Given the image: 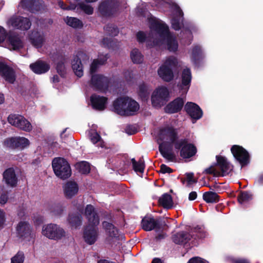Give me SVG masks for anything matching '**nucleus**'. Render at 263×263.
I'll return each mask as SVG.
<instances>
[{
	"label": "nucleus",
	"instance_id": "obj_1",
	"mask_svg": "<svg viewBox=\"0 0 263 263\" xmlns=\"http://www.w3.org/2000/svg\"><path fill=\"white\" fill-rule=\"evenodd\" d=\"M140 15L147 17L149 24L151 33L146 37L143 32H139L137 34L139 42L146 41L148 46H162L165 45L166 49L170 52H175L178 48V43L176 36L169 31L167 25L159 19L153 16L147 11L138 8Z\"/></svg>",
	"mask_w": 263,
	"mask_h": 263
},
{
	"label": "nucleus",
	"instance_id": "obj_2",
	"mask_svg": "<svg viewBox=\"0 0 263 263\" xmlns=\"http://www.w3.org/2000/svg\"><path fill=\"white\" fill-rule=\"evenodd\" d=\"M179 130L172 124H166L159 129L157 136L159 149L164 158L173 161L175 159L173 148L179 147L180 141Z\"/></svg>",
	"mask_w": 263,
	"mask_h": 263
},
{
	"label": "nucleus",
	"instance_id": "obj_3",
	"mask_svg": "<svg viewBox=\"0 0 263 263\" xmlns=\"http://www.w3.org/2000/svg\"><path fill=\"white\" fill-rule=\"evenodd\" d=\"M85 216L88 220V224L84 231V238L87 243L91 245L97 239L98 229L97 226L99 223V219L93 206L91 204H88L86 206Z\"/></svg>",
	"mask_w": 263,
	"mask_h": 263
},
{
	"label": "nucleus",
	"instance_id": "obj_4",
	"mask_svg": "<svg viewBox=\"0 0 263 263\" xmlns=\"http://www.w3.org/2000/svg\"><path fill=\"white\" fill-rule=\"evenodd\" d=\"M139 109L138 103L128 97L118 98L113 103L114 111L121 116L133 115Z\"/></svg>",
	"mask_w": 263,
	"mask_h": 263
},
{
	"label": "nucleus",
	"instance_id": "obj_5",
	"mask_svg": "<svg viewBox=\"0 0 263 263\" xmlns=\"http://www.w3.org/2000/svg\"><path fill=\"white\" fill-rule=\"evenodd\" d=\"M178 61L176 57L170 56L165 58L157 70L159 77L165 82H170L174 77L173 70L177 67Z\"/></svg>",
	"mask_w": 263,
	"mask_h": 263
},
{
	"label": "nucleus",
	"instance_id": "obj_6",
	"mask_svg": "<svg viewBox=\"0 0 263 263\" xmlns=\"http://www.w3.org/2000/svg\"><path fill=\"white\" fill-rule=\"evenodd\" d=\"M217 163L205 169L207 174H213L215 176H226L232 171L233 166L227 160L221 156H216Z\"/></svg>",
	"mask_w": 263,
	"mask_h": 263
},
{
	"label": "nucleus",
	"instance_id": "obj_7",
	"mask_svg": "<svg viewBox=\"0 0 263 263\" xmlns=\"http://www.w3.org/2000/svg\"><path fill=\"white\" fill-rule=\"evenodd\" d=\"M52 166L55 175L62 179L68 178L71 174L69 163L63 158H55L52 160Z\"/></svg>",
	"mask_w": 263,
	"mask_h": 263
},
{
	"label": "nucleus",
	"instance_id": "obj_8",
	"mask_svg": "<svg viewBox=\"0 0 263 263\" xmlns=\"http://www.w3.org/2000/svg\"><path fill=\"white\" fill-rule=\"evenodd\" d=\"M42 234L49 239L57 240L65 237L66 233L59 226L50 223L43 227Z\"/></svg>",
	"mask_w": 263,
	"mask_h": 263
},
{
	"label": "nucleus",
	"instance_id": "obj_9",
	"mask_svg": "<svg viewBox=\"0 0 263 263\" xmlns=\"http://www.w3.org/2000/svg\"><path fill=\"white\" fill-rule=\"evenodd\" d=\"M168 98V89L164 86L158 87L152 95V104L155 107H160L167 101Z\"/></svg>",
	"mask_w": 263,
	"mask_h": 263
},
{
	"label": "nucleus",
	"instance_id": "obj_10",
	"mask_svg": "<svg viewBox=\"0 0 263 263\" xmlns=\"http://www.w3.org/2000/svg\"><path fill=\"white\" fill-rule=\"evenodd\" d=\"M16 233L22 240L28 242H33L35 236L29 223L25 221H20L18 223Z\"/></svg>",
	"mask_w": 263,
	"mask_h": 263
},
{
	"label": "nucleus",
	"instance_id": "obj_11",
	"mask_svg": "<svg viewBox=\"0 0 263 263\" xmlns=\"http://www.w3.org/2000/svg\"><path fill=\"white\" fill-rule=\"evenodd\" d=\"M110 79L104 75L92 74L91 76L90 86L96 90L105 92L109 85Z\"/></svg>",
	"mask_w": 263,
	"mask_h": 263
},
{
	"label": "nucleus",
	"instance_id": "obj_12",
	"mask_svg": "<svg viewBox=\"0 0 263 263\" xmlns=\"http://www.w3.org/2000/svg\"><path fill=\"white\" fill-rule=\"evenodd\" d=\"M180 141H182L179 144V147L175 148L176 149H180V155L184 159L190 158L194 156L197 149L196 147L192 143L188 142L186 139H180Z\"/></svg>",
	"mask_w": 263,
	"mask_h": 263
},
{
	"label": "nucleus",
	"instance_id": "obj_13",
	"mask_svg": "<svg viewBox=\"0 0 263 263\" xmlns=\"http://www.w3.org/2000/svg\"><path fill=\"white\" fill-rule=\"evenodd\" d=\"M24 45V43L19 35L10 33L4 46L11 50H18L22 48Z\"/></svg>",
	"mask_w": 263,
	"mask_h": 263
},
{
	"label": "nucleus",
	"instance_id": "obj_14",
	"mask_svg": "<svg viewBox=\"0 0 263 263\" xmlns=\"http://www.w3.org/2000/svg\"><path fill=\"white\" fill-rule=\"evenodd\" d=\"M231 152L235 158L240 163L241 166L249 162V155L242 147L235 145L231 147Z\"/></svg>",
	"mask_w": 263,
	"mask_h": 263
},
{
	"label": "nucleus",
	"instance_id": "obj_15",
	"mask_svg": "<svg viewBox=\"0 0 263 263\" xmlns=\"http://www.w3.org/2000/svg\"><path fill=\"white\" fill-rule=\"evenodd\" d=\"M8 24L13 28L20 30H28L31 26L29 20L22 16H13L9 20Z\"/></svg>",
	"mask_w": 263,
	"mask_h": 263
},
{
	"label": "nucleus",
	"instance_id": "obj_16",
	"mask_svg": "<svg viewBox=\"0 0 263 263\" xmlns=\"http://www.w3.org/2000/svg\"><path fill=\"white\" fill-rule=\"evenodd\" d=\"M118 6L114 2L106 1L102 2L99 6V11L104 16L113 14L117 10Z\"/></svg>",
	"mask_w": 263,
	"mask_h": 263
},
{
	"label": "nucleus",
	"instance_id": "obj_17",
	"mask_svg": "<svg viewBox=\"0 0 263 263\" xmlns=\"http://www.w3.org/2000/svg\"><path fill=\"white\" fill-rule=\"evenodd\" d=\"M184 109L193 119L198 120L202 116L203 112L201 109L194 103L187 102L185 105Z\"/></svg>",
	"mask_w": 263,
	"mask_h": 263
},
{
	"label": "nucleus",
	"instance_id": "obj_18",
	"mask_svg": "<svg viewBox=\"0 0 263 263\" xmlns=\"http://www.w3.org/2000/svg\"><path fill=\"white\" fill-rule=\"evenodd\" d=\"M0 74L6 81L10 83H13L15 80L13 69L3 62H0Z\"/></svg>",
	"mask_w": 263,
	"mask_h": 263
},
{
	"label": "nucleus",
	"instance_id": "obj_19",
	"mask_svg": "<svg viewBox=\"0 0 263 263\" xmlns=\"http://www.w3.org/2000/svg\"><path fill=\"white\" fill-rule=\"evenodd\" d=\"M87 58V55L83 52H80L74 57L72 61V68L75 74L79 77H81L83 74V67L82 64L81 59Z\"/></svg>",
	"mask_w": 263,
	"mask_h": 263
},
{
	"label": "nucleus",
	"instance_id": "obj_20",
	"mask_svg": "<svg viewBox=\"0 0 263 263\" xmlns=\"http://www.w3.org/2000/svg\"><path fill=\"white\" fill-rule=\"evenodd\" d=\"M90 102L93 109L102 111L106 107L107 98L105 97L94 94L90 97Z\"/></svg>",
	"mask_w": 263,
	"mask_h": 263
},
{
	"label": "nucleus",
	"instance_id": "obj_21",
	"mask_svg": "<svg viewBox=\"0 0 263 263\" xmlns=\"http://www.w3.org/2000/svg\"><path fill=\"white\" fill-rule=\"evenodd\" d=\"M184 103L183 98L178 97L168 103L164 108L165 111L167 113L173 114L176 113L180 110L183 107Z\"/></svg>",
	"mask_w": 263,
	"mask_h": 263
},
{
	"label": "nucleus",
	"instance_id": "obj_22",
	"mask_svg": "<svg viewBox=\"0 0 263 263\" xmlns=\"http://www.w3.org/2000/svg\"><path fill=\"white\" fill-rule=\"evenodd\" d=\"M181 79V84L179 88L182 94H186L189 89L192 79L191 72L190 69L185 68L183 69Z\"/></svg>",
	"mask_w": 263,
	"mask_h": 263
},
{
	"label": "nucleus",
	"instance_id": "obj_23",
	"mask_svg": "<svg viewBox=\"0 0 263 263\" xmlns=\"http://www.w3.org/2000/svg\"><path fill=\"white\" fill-rule=\"evenodd\" d=\"M63 192L66 198L71 199L76 196L79 191L78 184L73 181H68L63 186Z\"/></svg>",
	"mask_w": 263,
	"mask_h": 263
},
{
	"label": "nucleus",
	"instance_id": "obj_24",
	"mask_svg": "<svg viewBox=\"0 0 263 263\" xmlns=\"http://www.w3.org/2000/svg\"><path fill=\"white\" fill-rule=\"evenodd\" d=\"M30 68L36 74H43L47 72L50 69V65L45 61L39 60L30 65Z\"/></svg>",
	"mask_w": 263,
	"mask_h": 263
},
{
	"label": "nucleus",
	"instance_id": "obj_25",
	"mask_svg": "<svg viewBox=\"0 0 263 263\" xmlns=\"http://www.w3.org/2000/svg\"><path fill=\"white\" fill-rule=\"evenodd\" d=\"M3 178L5 183L11 187H14L17 184V178L12 168H9L4 172Z\"/></svg>",
	"mask_w": 263,
	"mask_h": 263
},
{
	"label": "nucleus",
	"instance_id": "obj_26",
	"mask_svg": "<svg viewBox=\"0 0 263 263\" xmlns=\"http://www.w3.org/2000/svg\"><path fill=\"white\" fill-rule=\"evenodd\" d=\"M108 57L107 54H99L98 56V58L97 59L94 60L92 62L90 68V73L91 76L92 74H97L95 73L97 71L98 68L101 65H103L105 62L107 60Z\"/></svg>",
	"mask_w": 263,
	"mask_h": 263
},
{
	"label": "nucleus",
	"instance_id": "obj_27",
	"mask_svg": "<svg viewBox=\"0 0 263 263\" xmlns=\"http://www.w3.org/2000/svg\"><path fill=\"white\" fill-rule=\"evenodd\" d=\"M142 228L145 231H151L157 227L158 221L151 216H145L142 222Z\"/></svg>",
	"mask_w": 263,
	"mask_h": 263
},
{
	"label": "nucleus",
	"instance_id": "obj_28",
	"mask_svg": "<svg viewBox=\"0 0 263 263\" xmlns=\"http://www.w3.org/2000/svg\"><path fill=\"white\" fill-rule=\"evenodd\" d=\"M30 40L31 44L36 48L41 47L44 42V36L39 32H32L30 35Z\"/></svg>",
	"mask_w": 263,
	"mask_h": 263
},
{
	"label": "nucleus",
	"instance_id": "obj_29",
	"mask_svg": "<svg viewBox=\"0 0 263 263\" xmlns=\"http://www.w3.org/2000/svg\"><path fill=\"white\" fill-rule=\"evenodd\" d=\"M191 237V235L187 232H181L173 236V241L175 243L183 244L187 242Z\"/></svg>",
	"mask_w": 263,
	"mask_h": 263
},
{
	"label": "nucleus",
	"instance_id": "obj_30",
	"mask_svg": "<svg viewBox=\"0 0 263 263\" xmlns=\"http://www.w3.org/2000/svg\"><path fill=\"white\" fill-rule=\"evenodd\" d=\"M102 224L103 228L109 237L115 238L119 237L118 230L111 223L104 221Z\"/></svg>",
	"mask_w": 263,
	"mask_h": 263
},
{
	"label": "nucleus",
	"instance_id": "obj_31",
	"mask_svg": "<svg viewBox=\"0 0 263 263\" xmlns=\"http://www.w3.org/2000/svg\"><path fill=\"white\" fill-rule=\"evenodd\" d=\"M203 58V53L201 47L197 45L194 46L192 50L191 59L192 62L195 64H197L198 61Z\"/></svg>",
	"mask_w": 263,
	"mask_h": 263
},
{
	"label": "nucleus",
	"instance_id": "obj_32",
	"mask_svg": "<svg viewBox=\"0 0 263 263\" xmlns=\"http://www.w3.org/2000/svg\"><path fill=\"white\" fill-rule=\"evenodd\" d=\"M159 204L163 208L170 209L173 206V200L171 196L167 193L162 195L159 199Z\"/></svg>",
	"mask_w": 263,
	"mask_h": 263
},
{
	"label": "nucleus",
	"instance_id": "obj_33",
	"mask_svg": "<svg viewBox=\"0 0 263 263\" xmlns=\"http://www.w3.org/2000/svg\"><path fill=\"white\" fill-rule=\"evenodd\" d=\"M68 220L72 227L76 228L81 224V215L80 214H71L69 216Z\"/></svg>",
	"mask_w": 263,
	"mask_h": 263
},
{
	"label": "nucleus",
	"instance_id": "obj_34",
	"mask_svg": "<svg viewBox=\"0 0 263 263\" xmlns=\"http://www.w3.org/2000/svg\"><path fill=\"white\" fill-rule=\"evenodd\" d=\"M64 21L68 26L72 28H81L83 26L82 22L76 17L67 16L64 18Z\"/></svg>",
	"mask_w": 263,
	"mask_h": 263
},
{
	"label": "nucleus",
	"instance_id": "obj_35",
	"mask_svg": "<svg viewBox=\"0 0 263 263\" xmlns=\"http://www.w3.org/2000/svg\"><path fill=\"white\" fill-rule=\"evenodd\" d=\"M22 116L15 114H11L8 117V122L12 125L19 128L20 123L22 122Z\"/></svg>",
	"mask_w": 263,
	"mask_h": 263
},
{
	"label": "nucleus",
	"instance_id": "obj_36",
	"mask_svg": "<svg viewBox=\"0 0 263 263\" xmlns=\"http://www.w3.org/2000/svg\"><path fill=\"white\" fill-rule=\"evenodd\" d=\"M133 167L137 173H143L144 169V162L143 160L140 159L136 161L134 158L132 159Z\"/></svg>",
	"mask_w": 263,
	"mask_h": 263
},
{
	"label": "nucleus",
	"instance_id": "obj_37",
	"mask_svg": "<svg viewBox=\"0 0 263 263\" xmlns=\"http://www.w3.org/2000/svg\"><path fill=\"white\" fill-rule=\"evenodd\" d=\"M203 198L208 203L217 202L218 201V195L212 192H207L204 193Z\"/></svg>",
	"mask_w": 263,
	"mask_h": 263
},
{
	"label": "nucleus",
	"instance_id": "obj_38",
	"mask_svg": "<svg viewBox=\"0 0 263 263\" xmlns=\"http://www.w3.org/2000/svg\"><path fill=\"white\" fill-rule=\"evenodd\" d=\"M76 168L82 174H87L90 171L89 164L86 161L78 162L75 165Z\"/></svg>",
	"mask_w": 263,
	"mask_h": 263
},
{
	"label": "nucleus",
	"instance_id": "obj_39",
	"mask_svg": "<svg viewBox=\"0 0 263 263\" xmlns=\"http://www.w3.org/2000/svg\"><path fill=\"white\" fill-rule=\"evenodd\" d=\"M130 58L132 61L135 64L142 63L143 60V55L137 49H134L130 53Z\"/></svg>",
	"mask_w": 263,
	"mask_h": 263
},
{
	"label": "nucleus",
	"instance_id": "obj_40",
	"mask_svg": "<svg viewBox=\"0 0 263 263\" xmlns=\"http://www.w3.org/2000/svg\"><path fill=\"white\" fill-rule=\"evenodd\" d=\"M16 148L23 149L28 147L30 144L29 140L23 137H16Z\"/></svg>",
	"mask_w": 263,
	"mask_h": 263
},
{
	"label": "nucleus",
	"instance_id": "obj_41",
	"mask_svg": "<svg viewBox=\"0 0 263 263\" xmlns=\"http://www.w3.org/2000/svg\"><path fill=\"white\" fill-rule=\"evenodd\" d=\"M89 138L93 144H97V146H99L101 147H103L104 146L103 141L101 140V137L97 132H93L91 133L89 136Z\"/></svg>",
	"mask_w": 263,
	"mask_h": 263
},
{
	"label": "nucleus",
	"instance_id": "obj_42",
	"mask_svg": "<svg viewBox=\"0 0 263 263\" xmlns=\"http://www.w3.org/2000/svg\"><path fill=\"white\" fill-rule=\"evenodd\" d=\"M252 195L247 192H241L238 197L240 204H245L252 199Z\"/></svg>",
	"mask_w": 263,
	"mask_h": 263
},
{
	"label": "nucleus",
	"instance_id": "obj_43",
	"mask_svg": "<svg viewBox=\"0 0 263 263\" xmlns=\"http://www.w3.org/2000/svg\"><path fill=\"white\" fill-rule=\"evenodd\" d=\"M74 8L77 10L80 9L88 15L92 14L93 12V9L90 5L84 3L79 4L78 5L74 7Z\"/></svg>",
	"mask_w": 263,
	"mask_h": 263
},
{
	"label": "nucleus",
	"instance_id": "obj_44",
	"mask_svg": "<svg viewBox=\"0 0 263 263\" xmlns=\"http://www.w3.org/2000/svg\"><path fill=\"white\" fill-rule=\"evenodd\" d=\"M139 96L143 100H146L148 98V88L145 84L141 85L139 86Z\"/></svg>",
	"mask_w": 263,
	"mask_h": 263
},
{
	"label": "nucleus",
	"instance_id": "obj_45",
	"mask_svg": "<svg viewBox=\"0 0 263 263\" xmlns=\"http://www.w3.org/2000/svg\"><path fill=\"white\" fill-rule=\"evenodd\" d=\"M22 119L23 121L20 123L21 125L19 127V128L25 132H30L31 130L32 126L30 122L26 119L23 116H22Z\"/></svg>",
	"mask_w": 263,
	"mask_h": 263
},
{
	"label": "nucleus",
	"instance_id": "obj_46",
	"mask_svg": "<svg viewBox=\"0 0 263 263\" xmlns=\"http://www.w3.org/2000/svg\"><path fill=\"white\" fill-rule=\"evenodd\" d=\"M16 137L7 138L4 141L3 145L6 147L16 148Z\"/></svg>",
	"mask_w": 263,
	"mask_h": 263
},
{
	"label": "nucleus",
	"instance_id": "obj_47",
	"mask_svg": "<svg viewBox=\"0 0 263 263\" xmlns=\"http://www.w3.org/2000/svg\"><path fill=\"white\" fill-rule=\"evenodd\" d=\"M171 23L173 28L176 30H179L183 26L182 20H181V17L178 19L176 18L175 16H174L172 19Z\"/></svg>",
	"mask_w": 263,
	"mask_h": 263
},
{
	"label": "nucleus",
	"instance_id": "obj_48",
	"mask_svg": "<svg viewBox=\"0 0 263 263\" xmlns=\"http://www.w3.org/2000/svg\"><path fill=\"white\" fill-rule=\"evenodd\" d=\"M58 62L57 63V72L61 76H63L64 73L65 65L64 61L65 60L62 57L58 59Z\"/></svg>",
	"mask_w": 263,
	"mask_h": 263
},
{
	"label": "nucleus",
	"instance_id": "obj_49",
	"mask_svg": "<svg viewBox=\"0 0 263 263\" xmlns=\"http://www.w3.org/2000/svg\"><path fill=\"white\" fill-rule=\"evenodd\" d=\"M35 3H36V2L33 0H22L20 6L33 11V7Z\"/></svg>",
	"mask_w": 263,
	"mask_h": 263
},
{
	"label": "nucleus",
	"instance_id": "obj_50",
	"mask_svg": "<svg viewBox=\"0 0 263 263\" xmlns=\"http://www.w3.org/2000/svg\"><path fill=\"white\" fill-rule=\"evenodd\" d=\"M8 34L7 30L3 27L0 26V46H4Z\"/></svg>",
	"mask_w": 263,
	"mask_h": 263
},
{
	"label": "nucleus",
	"instance_id": "obj_51",
	"mask_svg": "<svg viewBox=\"0 0 263 263\" xmlns=\"http://www.w3.org/2000/svg\"><path fill=\"white\" fill-rule=\"evenodd\" d=\"M24 260V253L18 252L16 254L11 258V263H23Z\"/></svg>",
	"mask_w": 263,
	"mask_h": 263
},
{
	"label": "nucleus",
	"instance_id": "obj_52",
	"mask_svg": "<svg viewBox=\"0 0 263 263\" xmlns=\"http://www.w3.org/2000/svg\"><path fill=\"white\" fill-rule=\"evenodd\" d=\"M194 232L196 233V236L199 238H205L208 235V233L204 228H195Z\"/></svg>",
	"mask_w": 263,
	"mask_h": 263
},
{
	"label": "nucleus",
	"instance_id": "obj_53",
	"mask_svg": "<svg viewBox=\"0 0 263 263\" xmlns=\"http://www.w3.org/2000/svg\"><path fill=\"white\" fill-rule=\"evenodd\" d=\"M187 186H190L192 184L197 182V180L194 177L193 173H188L185 174Z\"/></svg>",
	"mask_w": 263,
	"mask_h": 263
},
{
	"label": "nucleus",
	"instance_id": "obj_54",
	"mask_svg": "<svg viewBox=\"0 0 263 263\" xmlns=\"http://www.w3.org/2000/svg\"><path fill=\"white\" fill-rule=\"evenodd\" d=\"M172 9L175 13V14H174V15H176V16H178L179 18H177L178 19H179L181 17V20H182L183 12L179 6L176 4H174L172 6Z\"/></svg>",
	"mask_w": 263,
	"mask_h": 263
},
{
	"label": "nucleus",
	"instance_id": "obj_55",
	"mask_svg": "<svg viewBox=\"0 0 263 263\" xmlns=\"http://www.w3.org/2000/svg\"><path fill=\"white\" fill-rule=\"evenodd\" d=\"M64 211V208L60 205H57L54 206L52 210L53 214L55 216L61 215Z\"/></svg>",
	"mask_w": 263,
	"mask_h": 263
},
{
	"label": "nucleus",
	"instance_id": "obj_56",
	"mask_svg": "<svg viewBox=\"0 0 263 263\" xmlns=\"http://www.w3.org/2000/svg\"><path fill=\"white\" fill-rule=\"evenodd\" d=\"M182 32L183 34H185V36L187 37V39L189 40V41L187 43V44H190L191 41L192 39V35L191 31L190 30H189L188 29H186V28H185L183 27Z\"/></svg>",
	"mask_w": 263,
	"mask_h": 263
},
{
	"label": "nucleus",
	"instance_id": "obj_57",
	"mask_svg": "<svg viewBox=\"0 0 263 263\" xmlns=\"http://www.w3.org/2000/svg\"><path fill=\"white\" fill-rule=\"evenodd\" d=\"M188 263H206V261L199 257H194L191 258Z\"/></svg>",
	"mask_w": 263,
	"mask_h": 263
},
{
	"label": "nucleus",
	"instance_id": "obj_58",
	"mask_svg": "<svg viewBox=\"0 0 263 263\" xmlns=\"http://www.w3.org/2000/svg\"><path fill=\"white\" fill-rule=\"evenodd\" d=\"M160 172L163 174L171 173L172 172V170L170 167L167 166L166 165L162 164L161 165Z\"/></svg>",
	"mask_w": 263,
	"mask_h": 263
},
{
	"label": "nucleus",
	"instance_id": "obj_59",
	"mask_svg": "<svg viewBox=\"0 0 263 263\" xmlns=\"http://www.w3.org/2000/svg\"><path fill=\"white\" fill-rule=\"evenodd\" d=\"M6 222V213L0 209V223L5 224Z\"/></svg>",
	"mask_w": 263,
	"mask_h": 263
},
{
	"label": "nucleus",
	"instance_id": "obj_60",
	"mask_svg": "<svg viewBox=\"0 0 263 263\" xmlns=\"http://www.w3.org/2000/svg\"><path fill=\"white\" fill-rule=\"evenodd\" d=\"M8 201V195L7 194H2L0 196V204L4 205Z\"/></svg>",
	"mask_w": 263,
	"mask_h": 263
},
{
	"label": "nucleus",
	"instance_id": "obj_61",
	"mask_svg": "<svg viewBox=\"0 0 263 263\" xmlns=\"http://www.w3.org/2000/svg\"><path fill=\"white\" fill-rule=\"evenodd\" d=\"M58 5L63 9H66V10H73L75 9V8H74V6H69L67 7H65V5L64 3L62 1H59L58 2Z\"/></svg>",
	"mask_w": 263,
	"mask_h": 263
},
{
	"label": "nucleus",
	"instance_id": "obj_62",
	"mask_svg": "<svg viewBox=\"0 0 263 263\" xmlns=\"http://www.w3.org/2000/svg\"><path fill=\"white\" fill-rule=\"evenodd\" d=\"M197 196V193L195 191H193L189 194V200H194L196 199Z\"/></svg>",
	"mask_w": 263,
	"mask_h": 263
},
{
	"label": "nucleus",
	"instance_id": "obj_63",
	"mask_svg": "<svg viewBox=\"0 0 263 263\" xmlns=\"http://www.w3.org/2000/svg\"><path fill=\"white\" fill-rule=\"evenodd\" d=\"M111 42L110 41V40H108L107 39H104L102 41V43L105 46H107L108 47H110L111 46Z\"/></svg>",
	"mask_w": 263,
	"mask_h": 263
},
{
	"label": "nucleus",
	"instance_id": "obj_64",
	"mask_svg": "<svg viewBox=\"0 0 263 263\" xmlns=\"http://www.w3.org/2000/svg\"><path fill=\"white\" fill-rule=\"evenodd\" d=\"M235 263H249V262L245 259H237L234 261Z\"/></svg>",
	"mask_w": 263,
	"mask_h": 263
}]
</instances>
